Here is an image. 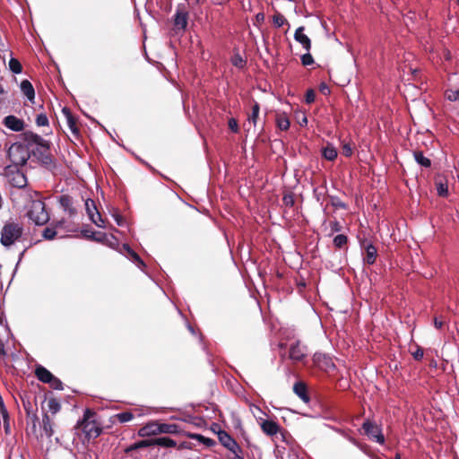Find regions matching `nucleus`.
<instances>
[{"instance_id":"33","label":"nucleus","mask_w":459,"mask_h":459,"mask_svg":"<svg viewBox=\"0 0 459 459\" xmlns=\"http://www.w3.org/2000/svg\"><path fill=\"white\" fill-rule=\"evenodd\" d=\"M273 22L274 26L280 28L287 22V20L285 19V17L282 14L276 13L273 15Z\"/></svg>"},{"instance_id":"8","label":"nucleus","mask_w":459,"mask_h":459,"mask_svg":"<svg viewBox=\"0 0 459 459\" xmlns=\"http://www.w3.org/2000/svg\"><path fill=\"white\" fill-rule=\"evenodd\" d=\"M313 360L316 367L326 372H330L335 368L332 359L324 353H316Z\"/></svg>"},{"instance_id":"2","label":"nucleus","mask_w":459,"mask_h":459,"mask_svg":"<svg viewBox=\"0 0 459 459\" xmlns=\"http://www.w3.org/2000/svg\"><path fill=\"white\" fill-rule=\"evenodd\" d=\"M28 216L37 225H43L49 220L48 213L45 208V204L40 200H34L31 202Z\"/></svg>"},{"instance_id":"56","label":"nucleus","mask_w":459,"mask_h":459,"mask_svg":"<svg viewBox=\"0 0 459 459\" xmlns=\"http://www.w3.org/2000/svg\"><path fill=\"white\" fill-rule=\"evenodd\" d=\"M445 58L446 60L450 59V53L448 51H445Z\"/></svg>"},{"instance_id":"5","label":"nucleus","mask_w":459,"mask_h":459,"mask_svg":"<svg viewBox=\"0 0 459 459\" xmlns=\"http://www.w3.org/2000/svg\"><path fill=\"white\" fill-rule=\"evenodd\" d=\"M219 439L233 454L232 459H242V449L228 433L224 431L220 432Z\"/></svg>"},{"instance_id":"43","label":"nucleus","mask_w":459,"mask_h":459,"mask_svg":"<svg viewBox=\"0 0 459 459\" xmlns=\"http://www.w3.org/2000/svg\"><path fill=\"white\" fill-rule=\"evenodd\" d=\"M315 92L313 90H308L306 93V101L307 103H312L315 100Z\"/></svg>"},{"instance_id":"35","label":"nucleus","mask_w":459,"mask_h":459,"mask_svg":"<svg viewBox=\"0 0 459 459\" xmlns=\"http://www.w3.org/2000/svg\"><path fill=\"white\" fill-rule=\"evenodd\" d=\"M153 445V440H142L137 443H135L134 446H131L130 449H138L142 447H147Z\"/></svg>"},{"instance_id":"22","label":"nucleus","mask_w":459,"mask_h":459,"mask_svg":"<svg viewBox=\"0 0 459 459\" xmlns=\"http://www.w3.org/2000/svg\"><path fill=\"white\" fill-rule=\"evenodd\" d=\"M153 445L164 447H173L177 445V443L170 437H162L153 439Z\"/></svg>"},{"instance_id":"34","label":"nucleus","mask_w":459,"mask_h":459,"mask_svg":"<svg viewBox=\"0 0 459 459\" xmlns=\"http://www.w3.org/2000/svg\"><path fill=\"white\" fill-rule=\"evenodd\" d=\"M347 243V237L340 234L333 238V244L336 247H342Z\"/></svg>"},{"instance_id":"58","label":"nucleus","mask_w":459,"mask_h":459,"mask_svg":"<svg viewBox=\"0 0 459 459\" xmlns=\"http://www.w3.org/2000/svg\"><path fill=\"white\" fill-rule=\"evenodd\" d=\"M206 440H207V442H208V443H211V442H212V440H211V439H209V438H207Z\"/></svg>"},{"instance_id":"47","label":"nucleus","mask_w":459,"mask_h":459,"mask_svg":"<svg viewBox=\"0 0 459 459\" xmlns=\"http://www.w3.org/2000/svg\"><path fill=\"white\" fill-rule=\"evenodd\" d=\"M233 64L236 66H242L243 65V60L239 56H235L233 59Z\"/></svg>"},{"instance_id":"29","label":"nucleus","mask_w":459,"mask_h":459,"mask_svg":"<svg viewBox=\"0 0 459 459\" xmlns=\"http://www.w3.org/2000/svg\"><path fill=\"white\" fill-rule=\"evenodd\" d=\"M9 68L14 74L22 73V65L16 58H11L9 61Z\"/></svg>"},{"instance_id":"10","label":"nucleus","mask_w":459,"mask_h":459,"mask_svg":"<svg viewBox=\"0 0 459 459\" xmlns=\"http://www.w3.org/2000/svg\"><path fill=\"white\" fill-rule=\"evenodd\" d=\"M158 434H160V427L159 423L156 421L149 422L145 426L142 427L138 431V435L142 437L154 436Z\"/></svg>"},{"instance_id":"48","label":"nucleus","mask_w":459,"mask_h":459,"mask_svg":"<svg viewBox=\"0 0 459 459\" xmlns=\"http://www.w3.org/2000/svg\"><path fill=\"white\" fill-rule=\"evenodd\" d=\"M114 219L116 221V222L117 223L118 226H122L123 223H124V219L122 216H120L119 214H115L114 215Z\"/></svg>"},{"instance_id":"24","label":"nucleus","mask_w":459,"mask_h":459,"mask_svg":"<svg viewBox=\"0 0 459 459\" xmlns=\"http://www.w3.org/2000/svg\"><path fill=\"white\" fill-rule=\"evenodd\" d=\"M323 156L328 160H333L337 157L336 149L328 144L323 149Z\"/></svg>"},{"instance_id":"19","label":"nucleus","mask_w":459,"mask_h":459,"mask_svg":"<svg viewBox=\"0 0 459 459\" xmlns=\"http://www.w3.org/2000/svg\"><path fill=\"white\" fill-rule=\"evenodd\" d=\"M9 336V329L6 325L0 323V354L5 355L6 351L4 349V339Z\"/></svg>"},{"instance_id":"37","label":"nucleus","mask_w":459,"mask_h":459,"mask_svg":"<svg viewBox=\"0 0 459 459\" xmlns=\"http://www.w3.org/2000/svg\"><path fill=\"white\" fill-rule=\"evenodd\" d=\"M446 97L450 101H459V90L458 91H447L446 92Z\"/></svg>"},{"instance_id":"26","label":"nucleus","mask_w":459,"mask_h":459,"mask_svg":"<svg viewBox=\"0 0 459 459\" xmlns=\"http://www.w3.org/2000/svg\"><path fill=\"white\" fill-rule=\"evenodd\" d=\"M294 391L299 397H300L303 401L307 402L308 397L306 394V386L303 384H296L294 385Z\"/></svg>"},{"instance_id":"1","label":"nucleus","mask_w":459,"mask_h":459,"mask_svg":"<svg viewBox=\"0 0 459 459\" xmlns=\"http://www.w3.org/2000/svg\"><path fill=\"white\" fill-rule=\"evenodd\" d=\"M22 233V227L15 222H6L1 233V244L4 247L12 246Z\"/></svg>"},{"instance_id":"27","label":"nucleus","mask_w":459,"mask_h":459,"mask_svg":"<svg viewBox=\"0 0 459 459\" xmlns=\"http://www.w3.org/2000/svg\"><path fill=\"white\" fill-rule=\"evenodd\" d=\"M160 434V433H176L178 427L175 424L159 423Z\"/></svg>"},{"instance_id":"50","label":"nucleus","mask_w":459,"mask_h":459,"mask_svg":"<svg viewBox=\"0 0 459 459\" xmlns=\"http://www.w3.org/2000/svg\"><path fill=\"white\" fill-rule=\"evenodd\" d=\"M443 321L439 320L437 317L434 319V325L436 328L440 329L443 326Z\"/></svg>"},{"instance_id":"7","label":"nucleus","mask_w":459,"mask_h":459,"mask_svg":"<svg viewBox=\"0 0 459 459\" xmlns=\"http://www.w3.org/2000/svg\"><path fill=\"white\" fill-rule=\"evenodd\" d=\"M363 429L365 433L376 442L379 444H383L385 442V437L377 425H375L370 421H366L363 424Z\"/></svg>"},{"instance_id":"52","label":"nucleus","mask_w":459,"mask_h":459,"mask_svg":"<svg viewBox=\"0 0 459 459\" xmlns=\"http://www.w3.org/2000/svg\"><path fill=\"white\" fill-rule=\"evenodd\" d=\"M264 14H263V13H258V14H256V21H257V22H262V21H264Z\"/></svg>"},{"instance_id":"39","label":"nucleus","mask_w":459,"mask_h":459,"mask_svg":"<svg viewBox=\"0 0 459 459\" xmlns=\"http://www.w3.org/2000/svg\"><path fill=\"white\" fill-rule=\"evenodd\" d=\"M301 62L303 65H310L314 63L313 56L309 54V51L301 56Z\"/></svg>"},{"instance_id":"57","label":"nucleus","mask_w":459,"mask_h":459,"mask_svg":"<svg viewBox=\"0 0 459 459\" xmlns=\"http://www.w3.org/2000/svg\"><path fill=\"white\" fill-rule=\"evenodd\" d=\"M4 92V88L0 86V94H3Z\"/></svg>"},{"instance_id":"28","label":"nucleus","mask_w":459,"mask_h":459,"mask_svg":"<svg viewBox=\"0 0 459 459\" xmlns=\"http://www.w3.org/2000/svg\"><path fill=\"white\" fill-rule=\"evenodd\" d=\"M123 248L127 252V254L130 255L131 259H133L134 262L138 263V265H144L143 262L141 260L139 255L134 252L128 245H124Z\"/></svg>"},{"instance_id":"3","label":"nucleus","mask_w":459,"mask_h":459,"mask_svg":"<svg viewBox=\"0 0 459 459\" xmlns=\"http://www.w3.org/2000/svg\"><path fill=\"white\" fill-rule=\"evenodd\" d=\"M8 157L15 166H22L28 160L30 155L27 149L21 143H13L8 152Z\"/></svg>"},{"instance_id":"53","label":"nucleus","mask_w":459,"mask_h":459,"mask_svg":"<svg viewBox=\"0 0 459 459\" xmlns=\"http://www.w3.org/2000/svg\"><path fill=\"white\" fill-rule=\"evenodd\" d=\"M321 91H322L323 92L326 93V92H328V91H329V89H328V87H327L326 85L323 84V85L321 86Z\"/></svg>"},{"instance_id":"21","label":"nucleus","mask_w":459,"mask_h":459,"mask_svg":"<svg viewBox=\"0 0 459 459\" xmlns=\"http://www.w3.org/2000/svg\"><path fill=\"white\" fill-rule=\"evenodd\" d=\"M377 257V248L371 245L368 244L366 247V256L364 258L365 263L368 264H372L375 263Z\"/></svg>"},{"instance_id":"18","label":"nucleus","mask_w":459,"mask_h":459,"mask_svg":"<svg viewBox=\"0 0 459 459\" xmlns=\"http://www.w3.org/2000/svg\"><path fill=\"white\" fill-rule=\"evenodd\" d=\"M275 122L280 130L286 131L290 127V120L285 113H277Z\"/></svg>"},{"instance_id":"36","label":"nucleus","mask_w":459,"mask_h":459,"mask_svg":"<svg viewBox=\"0 0 459 459\" xmlns=\"http://www.w3.org/2000/svg\"><path fill=\"white\" fill-rule=\"evenodd\" d=\"M250 411L253 413V415L257 419L258 421L263 420L262 415H264V413L258 406L251 405Z\"/></svg>"},{"instance_id":"51","label":"nucleus","mask_w":459,"mask_h":459,"mask_svg":"<svg viewBox=\"0 0 459 459\" xmlns=\"http://www.w3.org/2000/svg\"><path fill=\"white\" fill-rule=\"evenodd\" d=\"M32 138H33V141L36 143L43 145L44 140L40 136L35 134V135L32 136Z\"/></svg>"},{"instance_id":"41","label":"nucleus","mask_w":459,"mask_h":459,"mask_svg":"<svg viewBox=\"0 0 459 459\" xmlns=\"http://www.w3.org/2000/svg\"><path fill=\"white\" fill-rule=\"evenodd\" d=\"M48 384H49L50 386L55 389H57V390L63 389L62 382L54 376L52 377L51 381H49Z\"/></svg>"},{"instance_id":"40","label":"nucleus","mask_w":459,"mask_h":459,"mask_svg":"<svg viewBox=\"0 0 459 459\" xmlns=\"http://www.w3.org/2000/svg\"><path fill=\"white\" fill-rule=\"evenodd\" d=\"M56 235V232L55 230L51 229V228H46L43 231V237L46 238V239H53Z\"/></svg>"},{"instance_id":"20","label":"nucleus","mask_w":459,"mask_h":459,"mask_svg":"<svg viewBox=\"0 0 459 459\" xmlns=\"http://www.w3.org/2000/svg\"><path fill=\"white\" fill-rule=\"evenodd\" d=\"M36 376L40 381L44 383H48L51 381L53 377L52 373L43 367H38L36 368Z\"/></svg>"},{"instance_id":"11","label":"nucleus","mask_w":459,"mask_h":459,"mask_svg":"<svg viewBox=\"0 0 459 459\" xmlns=\"http://www.w3.org/2000/svg\"><path fill=\"white\" fill-rule=\"evenodd\" d=\"M294 39L296 41L302 45L306 51L308 52L310 50L311 41L310 39L306 34H304V27L300 26L296 30L294 33Z\"/></svg>"},{"instance_id":"54","label":"nucleus","mask_w":459,"mask_h":459,"mask_svg":"<svg viewBox=\"0 0 459 459\" xmlns=\"http://www.w3.org/2000/svg\"><path fill=\"white\" fill-rule=\"evenodd\" d=\"M340 230V227L337 222H334L333 225V230L338 231Z\"/></svg>"},{"instance_id":"6","label":"nucleus","mask_w":459,"mask_h":459,"mask_svg":"<svg viewBox=\"0 0 459 459\" xmlns=\"http://www.w3.org/2000/svg\"><path fill=\"white\" fill-rule=\"evenodd\" d=\"M86 212L90 220L99 228H105V221L101 218L93 200L87 199L85 202Z\"/></svg>"},{"instance_id":"42","label":"nucleus","mask_w":459,"mask_h":459,"mask_svg":"<svg viewBox=\"0 0 459 459\" xmlns=\"http://www.w3.org/2000/svg\"><path fill=\"white\" fill-rule=\"evenodd\" d=\"M229 127L231 131L237 133L238 131V125L236 119L230 118L229 120Z\"/></svg>"},{"instance_id":"4","label":"nucleus","mask_w":459,"mask_h":459,"mask_svg":"<svg viewBox=\"0 0 459 459\" xmlns=\"http://www.w3.org/2000/svg\"><path fill=\"white\" fill-rule=\"evenodd\" d=\"M90 415L91 412L86 411L84 419L79 422V426L88 437H97L101 433V429L94 420H90Z\"/></svg>"},{"instance_id":"25","label":"nucleus","mask_w":459,"mask_h":459,"mask_svg":"<svg viewBox=\"0 0 459 459\" xmlns=\"http://www.w3.org/2000/svg\"><path fill=\"white\" fill-rule=\"evenodd\" d=\"M415 160L422 167L429 168L431 165V161L429 158L425 157L421 152H414L413 153Z\"/></svg>"},{"instance_id":"32","label":"nucleus","mask_w":459,"mask_h":459,"mask_svg":"<svg viewBox=\"0 0 459 459\" xmlns=\"http://www.w3.org/2000/svg\"><path fill=\"white\" fill-rule=\"evenodd\" d=\"M116 417L117 418V420L119 422L126 423V422H128L131 420H133L134 415H133V413H131L129 411H125V412H121V413L117 414Z\"/></svg>"},{"instance_id":"45","label":"nucleus","mask_w":459,"mask_h":459,"mask_svg":"<svg viewBox=\"0 0 459 459\" xmlns=\"http://www.w3.org/2000/svg\"><path fill=\"white\" fill-rule=\"evenodd\" d=\"M423 350L418 349L415 352L412 353V356L415 359L420 360L423 358Z\"/></svg>"},{"instance_id":"23","label":"nucleus","mask_w":459,"mask_h":459,"mask_svg":"<svg viewBox=\"0 0 459 459\" xmlns=\"http://www.w3.org/2000/svg\"><path fill=\"white\" fill-rule=\"evenodd\" d=\"M436 186H437V194L440 196H446L447 195V194H448V186H447L446 182L443 178H437V180H436Z\"/></svg>"},{"instance_id":"46","label":"nucleus","mask_w":459,"mask_h":459,"mask_svg":"<svg viewBox=\"0 0 459 459\" xmlns=\"http://www.w3.org/2000/svg\"><path fill=\"white\" fill-rule=\"evenodd\" d=\"M65 114H66V117H67V121H68V124H69V126L72 130H74V122L72 118V117L70 116L69 112L67 111V109H64L63 110Z\"/></svg>"},{"instance_id":"16","label":"nucleus","mask_w":459,"mask_h":459,"mask_svg":"<svg viewBox=\"0 0 459 459\" xmlns=\"http://www.w3.org/2000/svg\"><path fill=\"white\" fill-rule=\"evenodd\" d=\"M21 91L30 102L34 101L35 91L32 84L28 80H23L21 82Z\"/></svg>"},{"instance_id":"38","label":"nucleus","mask_w":459,"mask_h":459,"mask_svg":"<svg viewBox=\"0 0 459 459\" xmlns=\"http://www.w3.org/2000/svg\"><path fill=\"white\" fill-rule=\"evenodd\" d=\"M36 124L39 126H48V119L47 116L44 115V114L38 115L37 118H36Z\"/></svg>"},{"instance_id":"59","label":"nucleus","mask_w":459,"mask_h":459,"mask_svg":"<svg viewBox=\"0 0 459 459\" xmlns=\"http://www.w3.org/2000/svg\"><path fill=\"white\" fill-rule=\"evenodd\" d=\"M457 2L459 3V0H457Z\"/></svg>"},{"instance_id":"17","label":"nucleus","mask_w":459,"mask_h":459,"mask_svg":"<svg viewBox=\"0 0 459 459\" xmlns=\"http://www.w3.org/2000/svg\"><path fill=\"white\" fill-rule=\"evenodd\" d=\"M260 107L258 103H255L252 107V112L248 116L247 122H248V127L247 128V131L251 130V126L255 127L256 121L259 116Z\"/></svg>"},{"instance_id":"44","label":"nucleus","mask_w":459,"mask_h":459,"mask_svg":"<svg viewBox=\"0 0 459 459\" xmlns=\"http://www.w3.org/2000/svg\"><path fill=\"white\" fill-rule=\"evenodd\" d=\"M342 154L346 157H350L352 154V148L350 144H344L342 146Z\"/></svg>"},{"instance_id":"49","label":"nucleus","mask_w":459,"mask_h":459,"mask_svg":"<svg viewBox=\"0 0 459 459\" xmlns=\"http://www.w3.org/2000/svg\"><path fill=\"white\" fill-rule=\"evenodd\" d=\"M299 123L302 126L307 124V117L304 114L301 115L300 118L299 117Z\"/></svg>"},{"instance_id":"55","label":"nucleus","mask_w":459,"mask_h":459,"mask_svg":"<svg viewBox=\"0 0 459 459\" xmlns=\"http://www.w3.org/2000/svg\"><path fill=\"white\" fill-rule=\"evenodd\" d=\"M7 420H8V416H7L6 418H4V425H5V429H6V430H7V429H8V428H9V424H8V422H7Z\"/></svg>"},{"instance_id":"30","label":"nucleus","mask_w":459,"mask_h":459,"mask_svg":"<svg viewBox=\"0 0 459 459\" xmlns=\"http://www.w3.org/2000/svg\"><path fill=\"white\" fill-rule=\"evenodd\" d=\"M43 430L48 437L53 435L52 423L48 416H45L43 419Z\"/></svg>"},{"instance_id":"14","label":"nucleus","mask_w":459,"mask_h":459,"mask_svg":"<svg viewBox=\"0 0 459 459\" xmlns=\"http://www.w3.org/2000/svg\"><path fill=\"white\" fill-rule=\"evenodd\" d=\"M305 357V349L299 342L291 344L290 348V358L292 360L299 361Z\"/></svg>"},{"instance_id":"13","label":"nucleus","mask_w":459,"mask_h":459,"mask_svg":"<svg viewBox=\"0 0 459 459\" xmlns=\"http://www.w3.org/2000/svg\"><path fill=\"white\" fill-rule=\"evenodd\" d=\"M259 424L263 432L268 436L276 435L280 429L279 425L273 420H267L263 419L259 421Z\"/></svg>"},{"instance_id":"15","label":"nucleus","mask_w":459,"mask_h":459,"mask_svg":"<svg viewBox=\"0 0 459 459\" xmlns=\"http://www.w3.org/2000/svg\"><path fill=\"white\" fill-rule=\"evenodd\" d=\"M175 27L179 30H185L187 25V13L178 10L174 19Z\"/></svg>"},{"instance_id":"31","label":"nucleus","mask_w":459,"mask_h":459,"mask_svg":"<svg viewBox=\"0 0 459 459\" xmlns=\"http://www.w3.org/2000/svg\"><path fill=\"white\" fill-rule=\"evenodd\" d=\"M48 408L52 413H56L60 410V403L57 400L51 398L48 401Z\"/></svg>"},{"instance_id":"9","label":"nucleus","mask_w":459,"mask_h":459,"mask_svg":"<svg viewBox=\"0 0 459 459\" xmlns=\"http://www.w3.org/2000/svg\"><path fill=\"white\" fill-rule=\"evenodd\" d=\"M4 125L10 130L14 132H21L24 129L23 120L10 115L4 117Z\"/></svg>"},{"instance_id":"12","label":"nucleus","mask_w":459,"mask_h":459,"mask_svg":"<svg viewBox=\"0 0 459 459\" xmlns=\"http://www.w3.org/2000/svg\"><path fill=\"white\" fill-rule=\"evenodd\" d=\"M9 181L13 186L18 188H22L27 184V178L25 175L20 170L12 171V173L9 175Z\"/></svg>"}]
</instances>
